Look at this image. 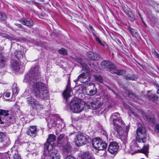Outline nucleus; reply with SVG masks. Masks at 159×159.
<instances>
[{"label":"nucleus","instance_id":"obj_18","mask_svg":"<svg viewBox=\"0 0 159 159\" xmlns=\"http://www.w3.org/2000/svg\"><path fill=\"white\" fill-rule=\"evenodd\" d=\"M20 22L23 25L30 27L34 25V22L32 20L29 18H22L20 20Z\"/></svg>","mask_w":159,"mask_h":159},{"label":"nucleus","instance_id":"obj_28","mask_svg":"<svg viewBox=\"0 0 159 159\" xmlns=\"http://www.w3.org/2000/svg\"><path fill=\"white\" fill-rule=\"evenodd\" d=\"M56 137L53 134H50L48 136V138L47 142L50 143H54L56 140Z\"/></svg>","mask_w":159,"mask_h":159},{"label":"nucleus","instance_id":"obj_39","mask_svg":"<svg viewBox=\"0 0 159 159\" xmlns=\"http://www.w3.org/2000/svg\"><path fill=\"white\" fill-rule=\"evenodd\" d=\"M5 134L2 132H0V142H2L5 138Z\"/></svg>","mask_w":159,"mask_h":159},{"label":"nucleus","instance_id":"obj_1","mask_svg":"<svg viewBox=\"0 0 159 159\" xmlns=\"http://www.w3.org/2000/svg\"><path fill=\"white\" fill-rule=\"evenodd\" d=\"M40 74L38 66L32 67L29 73L25 76L23 82L33 87L36 97L43 99H47L49 98V93L45 84L40 82H35V80L39 78Z\"/></svg>","mask_w":159,"mask_h":159},{"label":"nucleus","instance_id":"obj_44","mask_svg":"<svg viewBox=\"0 0 159 159\" xmlns=\"http://www.w3.org/2000/svg\"><path fill=\"white\" fill-rule=\"evenodd\" d=\"M155 130L159 133V124H157L155 127Z\"/></svg>","mask_w":159,"mask_h":159},{"label":"nucleus","instance_id":"obj_34","mask_svg":"<svg viewBox=\"0 0 159 159\" xmlns=\"http://www.w3.org/2000/svg\"><path fill=\"white\" fill-rule=\"evenodd\" d=\"M58 52L61 54L64 55H66L67 54V51L64 48H62L61 49L59 50Z\"/></svg>","mask_w":159,"mask_h":159},{"label":"nucleus","instance_id":"obj_56","mask_svg":"<svg viewBox=\"0 0 159 159\" xmlns=\"http://www.w3.org/2000/svg\"><path fill=\"white\" fill-rule=\"evenodd\" d=\"M22 47H21V48L20 50H21V49H22H22H23H23H22Z\"/></svg>","mask_w":159,"mask_h":159},{"label":"nucleus","instance_id":"obj_31","mask_svg":"<svg viewBox=\"0 0 159 159\" xmlns=\"http://www.w3.org/2000/svg\"><path fill=\"white\" fill-rule=\"evenodd\" d=\"M66 144L63 145L62 144V146H63V148L66 151V152H69L71 149V147L70 144L68 143L66 144V143H64Z\"/></svg>","mask_w":159,"mask_h":159},{"label":"nucleus","instance_id":"obj_2","mask_svg":"<svg viewBox=\"0 0 159 159\" xmlns=\"http://www.w3.org/2000/svg\"><path fill=\"white\" fill-rule=\"evenodd\" d=\"M84 60L78 57L75 58L76 61L80 64L83 70H85L86 73H83L80 75L75 80V82L79 81L81 83H85L90 80L91 76L89 74V69L88 66L84 63Z\"/></svg>","mask_w":159,"mask_h":159},{"label":"nucleus","instance_id":"obj_40","mask_svg":"<svg viewBox=\"0 0 159 159\" xmlns=\"http://www.w3.org/2000/svg\"><path fill=\"white\" fill-rule=\"evenodd\" d=\"M129 30L133 35H135V36L138 35V34L137 31L134 29L130 28H129Z\"/></svg>","mask_w":159,"mask_h":159},{"label":"nucleus","instance_id":"obj_30","mask_svg":"<svg viewBox=\"0 0 159 159\" xmlns=\"http://www.w3.org/2000/svg\"><path fill=\"white\" fill-rule=\"evenodd\" d=\"M127 14L128 16L129 19L131 21H134L135 19V17L133 13L130 11H128Z\"/></svg>","mask_w":159,"mask_h":159},{"label":"nucleus","instance_id":"obj_46","mask_svg":"<svg viewBox=\"0 0 159 159\" xmlns=\"http://www.w3.org/2000/svg\"><path fill=\"white\" fill-rule=\"evenodd\" d=\"M66 159H76V158L72 156H67Z\"/></svg>","mask_w":159,"mask_h":159},{"label":"nucleus","instance_id":"obj_24","mask_svg":"<svg viewBox=\"0 0 159 159\" xmlns=\"http://www.w3.org/2000/svg\"><path fill=\"white\" fill-rule=\"evenodd\" d=\"M80 159H93L88 152H83L79 154Z\"/></svg>","mask_w":159,"mask_h":159},{"label":"nucleus","instance_id":"obj_27","mask_svg":"<svg viewBox=\"0 0 159 159\" xmlns=\"http://www.w3.org/2000/svg\"><path fill=\"white\" fill-rule=\"evenodd\" d=\"M12 153L11 155L13 156L14 159H18L19 158H20L16 149L15 148H12Z\"/></svg>","mask_w":159,"mask_h":159},{"label":"nucleus","instance_id":"obj_42","mask_svg":"<svg viewBox=\"0 0 159 159\" xmlns=\"http://www.w3.org/2000/svg\"><path fill=\"white\" fill-rule=\"evenodd\" d=\"M130 125H127L126 126L125 128V132L126 134H127L128 132L129 131V129Z\"/></svg>","mask_w":159,"mask_h":159},{"label":"nucleus","instance_id":"obj_51","mask_svg":"<svg viewBox=\"0 0 159 159\" xmlns=\"http://www.w3.org/2000/svg\"><path fill=\"white\" fill-rule=\"evenodd\" d=\"M22 30H23L25 31V32H26L27 31V30L26 29H25V28L24 27H23L22 28H21Z\"/></svg>","mask_w":159,"mask_h":159},{"label":"nucleus","instance_id":"obj_48","mask_svg":"<svg viewBox=\"0 0 159 159\" xmlns=\"http://www.w3.org/2000/svg\"><path fill=\"white\" fill-rule=\"evenodd\" d=\"M4 95L5 97L8 98L10 97V94L9 92L6 93H4Z\"/></svg>","mask_w":159,"mask_h":159},{"label":"nucleus","instance_id":"obj_36","mask_svg":"<svg viewBox=\"0 0 159 159\" xmlns=\"http://www.w3.org/2000/svg\"><path fill=\"white\" fill-rule=\"evenodd\" d=\"M124 78L126 80H135L136 79V77L134 75H132L131 76L126 75L124 76Z\"/></svg>","mask_w":159,"mask_h":159},{"label":"nucleus","instance_id":"obj_23","mask_svg":"<svg viewBox=\"0 0 159 159\" xmlns=\"http://www.w3.org/2000/svg\"><path fill=\"white\" fill-rule=\"evenodd\" d=\"M61 156L58 152L55 150H52L50 155V159H60Z\"/></svg>","mask_w":159,"mask_h":159},{"label":"nucleus","instance_id":"obj_41","mask_svg":"<svg viewBox=\"0 0 159 159\" xmlns=\"http://www.w3.org/2000/svg\"><path fill=\"white\" fill-rule=\"evenodd\" d=\"M18 91L17 88L16 87H15L12 90L13 94L15 95V96L18 93Z\"/></svg>","mask_w":159,"mask_h":159},{"label":"nucleus","instance_id":"obj_35","mask_svg":"<svg viewBox=\"0 0 159 159\" xmlns=\"http://www.w3.org/2000/svg\"><path fill=\"white\" fill-rule=\"evenodd\" d=\"M125 92L126 93L128 94L129 97L131 98L132 99H134V98H136L134 94L131 93L129 91L127 90Z\"/></svg>","mask_w":159,"mask_h":159},{"label":"nucleus","instance_id":"obj_49","mask_svg":"<svg viewBox=\"0 0 159 159\" xmlns=\"http://www.w3.org/2000/svg\"><path fill=\"white\" fill-rule=\"evenodd\" d=\"M15 25L17 26L19 28H22L23 27V26H22L21 25L19 24H15Z\"/></svg>","mask_w":159,"mask_h":159},{"label":"nucleus","instance_id":"obj_55","mask_svg":"<svg viewBox=\"0 0 159 159\" xmlns=\"http://www.w3.org/2000/svg\"><path fill=\"white\" fill-rule=\"evenodd\" d=\"M18 159H21V158H18Z\"/></svg>","mask_w":159,"mask_h":159},{"label":"nucleus","instance_id":"obj_7","mask_svg":"<svg viewBox=\"0 0 159 159\" xmlns=\"http://www.w3.org/2000/svg\"><path fill=\"white\" fill-rule=\"evenodd\" d=\"M136 139L139 143H145L146 141L147 134L145 128L143 126L139 127L136 130Z\"/></svg>","mask_w":159,"mask_h":159},{"label":"nucleus","instance_id":"obj_26","mask_svg":"<svg viewBox=\"0 0 159 159\" xmlns=\"http://www.w3.org/2000/svg\"><path fill=\"white\" fill-rule=\"evenodd\" d=\"M54 144V143H48L47 142L44 144V148L46 149L48 151L51 150L53 149Z\"/></svg>","mask_w":159,"mask_h":159},{"label":"nucleus","instance_id":"obj_54","mask_svg":"<svg viewBox=\"0 0 159 159\" xmlns=\"http://www.w3.org/2000/svg\"><path fill=\"white\" fill-rule=\"evenodd\" d=\"M103 134L105 135H107V134L106 132H104Z\"/></svg>","mask_w":159,"mask_h":159},{"label":"nucleus","instance_id":"obj_17","mask_svg":"<svg viewBox=\"0 0 159 159\" xmlns=\"http://www.w3.org/2000/svg\"><path fill=\"white\" fill-rule=\"evenodd\" d=\"M38 132L36 126L32 125L27 130V134L31 136L34 137Z\"/></svg>","mask_w":159,"mask_h":159},{"label":"nucleus","instance_id":"obj_32","mask_svg":"<svg viewBox=\"0 0 159 159\" xmlns=\"http://www.w3.org/2000/svg\"><path fill=\"white\" fill-rule=\"evenodd\" d=\"M94 77L96 81L99 82L100 83H102L103 82V78L100 75H95Z\"/></svg>","mask_w":159,"mask_h":159},{"label":"nucleus","instance_id":"obj_43","mask_svg":"<svg viewBox=\"0 0 159 159\" xmlns=\"http://www.w3.org/2000/svg\"><path fill=\"white\" fill-rule=\"evenodd\" d=\"M152 52L156 56V57L159 59V54L155 50H153Z\"/></svg>","mask_w":159,"mask_h":159},{"label":"nucleus","instance_id":"obj_33","mask_svg":"<svg viewBox=\"0 0 159 159\" xmlns=\"http://www.w3.org/2000/svg\"><path fill=\"white\" fill-rule=\"evenodd\" d=\"M93 36L94 38L95 39V40H96V41L98 42L100 45L103 46H105V45L103 43H102L98 36L93 34Z\"/></svg>","mask_w":159,"mask_h":159},{"label":"nucleus","instance_id":"obj_53","mask_svg":"<svg viewBox=\"0 0 159 159\" xmlns=\"http://www.w3.org/2000/svg\"><path fill=\"white\" fill-rule=\"evenodd\" d=\"M89 28L91 30H93V27H92V26H91L90 25H89Z\"/></svg>","mask_w":159,"mask_h":159},{"label":"nucleus","instance_id":"obj_13","mask_svg":"<svg viewBox=\"0 0 159 159\" xmlns=\"http://www.w3.org/2000/svg\"><path fill=\"white\" fill-rule=\"evenodd\" d=\"M119 148L118 144L116 142H113L110 143L109 145L108 150L112 154H116Z\"/></svg>","mask_w":159,"mask_h":159},{"label":"nucleus","instance_id":"obj_16","mask_svg":"<svg viewBox=\"0 0 159 159\" xmlns=\"http://www.w3.org/2000/svg\"><path fill=\"white\" fill-rule=\"evenodd\" d=\"M25 54L24 50L18 49L15 51L14 53V55L18 60L20 61L23 59H25Z\"/></svg>","mask_w":159,"mask_h":159},{"label":"nucleus","instance_id":"obj_14","mask_svg":"<svg viewBox=\"0 0 159 159\" xmlns=\"http://www.w3.org/2000/svg\"><path fill=\"white\" fill-rule=\"evenodd\" d=\"M69 80H70L69 79L68 84L66 86V89L63 93V96L64 98L66 99V102L67 101L68 98L71 96V90L70 88V83L69 82Z\"/></svg>","mask_w":159,"mask_h":159},{"label":"nucleus","instance_id":"obj_20","mask_svg":"<svg viewBox=\"0 0 159 159\" xmlns=\"http://www.w3.org/2000/svg\"><path fill=\"white\" fill-rule=\"evenodd\" d=\"M88 57L91 60L97 61L99 60L100 57L98 54L91 52H89L87 53Z\"/></svg>","mask_w":159,"mask_h":159},{"label":"nucleus","instance_id":"obj_9","mask_svg":"<svg viewBox=\"0 0 159 159\" xmlns=\"http://www.w3.org/2000/svg\"><path fill=\"white\" fill-rule=\"evenodd\" d=\"M92 144L95 149L99 150H104L107 147V143H104L101 139L98 138L93 139Z\"/></svg>","mask_w":159,"mask_h":159},{"label":"nucleus","instance_id":"obj_21","mask_svg":"<svg viewBox=\"0 0 159 159\" xmlns=\"http://www.w3.org/2000/svg\"><path fill=\"white\" fill-rule=\"evenodd\" d=\"M67 137L65 136L64 134H60L57 139V141L58 143L62 145L64 143L67 142Z\"/></svg>","mask_w":159,"mask_h":159},{"label":"nucleus","instance_id":"obj_29","mask_svg":"<svg viewBox=\"0 0 159 159\" xmlns=\"http://www.w3.org/2000/svg\"><path fill=\"white\" fill-rule=\"evenodd\" d=\"M2 142L4 147H6L9 145L10 143V140L8 137H5V138Z\"/></svg>","mask_w":159,"mask_h":159},{"label":"nucleus","instance_id":"obj_37","mask_svg":"<svg viewBox=\"0 0 159 159\" xmlns=\"http://www.w3.org/2000/svg\"><path fill=\"white\" fill-rule=\"evenodd\" d=\"M6 19V16L4 13L0 12V20L2 21L5 20Z\"/></svg>","mask_w":159,"mask_h":159},{"label":"nucleus","instance_id":"obj_3","mask_svg":"<svg viewBox=\"0 0 159 159\" xmlns=\"http://www.w3.org/2000/svg\"><path fill=\"white\" fill-rule=\"evenodd\" d=\"M111 120L113 121L114 129L118 134H121L122 129L119 124L124 125V123L120 118L119 114L117 112L113 113L111 116Z\"/></svg>","mask_w":159,"mask_h":159},{"label":"nucleus","instance_id":"obj_19","mask_svg":"<svg viewBox=\"0 0 159 159\" xmlns=\"http://www.w3.org/2000/svg\"><path fill=\"white\" fill-rule=\"evenodd\" d=\"M9 111L8 110H5L3 109L0 110V117L4 121L6 120V122L7 121V119L8 118L7 117L9 115ZM10 119V118H8V119Z\"/></svg>","mask_w":159,"mask_h":159},{"label":"nucleus","instance_id":"obj_6","mask_svg":"<svg viewBox=\"0 0 159 159\" xmlns=\"http://www.w3.org/2000/svg\"><path fill=\"white\" fill-rule=\"evenodd\" d=\"M56 125L61 129L64 127V124L59 117L54 116L48 120V126L49 129L54 127Z\"/></svg>","mask_w":159,"mask_h":159},{"label":"nucleus","instance_id":"obj_47","mask_svg":"<svg viewBox=\"0 0 159 159\" xmlns=\"http://www.w3.org/2000/svg\"><path fill=\"white\" fill-rule=\"evenodd\" d=\"M5 122H6V120H5V121H4L3 120H2V118H0V124H3Z\"/></svg>","mask_w":159,"mask_h":159},{"label":"nucleus","instance_id":"obj_52","mask_svg":"<svg viewBox=\"0 0 159 159\" xmlns=\"http://www.w3.org/2000/svg\"><path fill=\"white\" fill-rule=\"evenodd\" d=\"M158 88H159L157 90V94H159V87L158 86L157 87V89H158Z\"/></svg>","mask_w":159,"mask_h":159},{"label":"nucleus","instance_id":"obj_22","mask_svg":"<svg viewBox=\"0 0 159 159\" xmlns=\"http://www.w3.org/2000/svg\"><path fill=\"white\" fill-rule=\"evenodd\" d=\"M101 102L99 101H94L91 103V105L88 106L89 108L92 109L96 110L98 109L101 105Z\"/></svg>","mask_w":159,"mask_h":159},{"label":"nucleus","instance_id":"obj_25","mask_svg":"<svg viewBox=\"0 0 159 159\" xmlns=\"http://www.w3.org/2000/svg\"><path fill=\"white\" fill-rule=\"evenodd\" d=\"M7 58L2 53L0 54V67H3L5 65Z\"/></svg>","mask_w":159,"mask_h":159},{"label":"nucleus","instance_id":"obj_50","mask_svg":"<svg viewBox=\"0 0 159 159\" xmlns=\"http://www.w3.org/2000/svg\"><path fill=\"white\" fill-rule=\"evenodd\" d=\"M139 16H140V19H141V20H142V21L143 23L144 24V25L146 27H147V25H146V24H145V22L143 21V19H142V17H141V16H140V15H139Z\"/></svg>","mask_w":159,"mask_h":159},{"label":"nucleus","instance_id":"obj_8","mask_svg":"<svg viewBox=\"0 0 159 159\" xmlns=\"http://www.w3.org/2000/svg\"><path fill=\"white\" fill-rule=\"evenodd\" d=\"M26 102L27 103L31 106L32 108L39 111L42 110L43 108V106L39 102L36 100L32 96H29L26 98Z\"/></svg>","mask_w":159,"mask_h":159},{"label":"nucleus","instance_id":"obj_45","mask_svg":"<svg viewBox=\"0 0 159 159\" xmlns=\"http://www.w3.org/2000/svg\"><path fill=\"white\" fill-rule=\"evenodd\" d=\"M154 100H156L158 98V96L156 94H154L151 97Z\"/></svg>","mask_w":159,"mask_h":159},{"label":"nucleus","instance_id":"obj_12","mask_svg":"<svg viewBox=\"0 0 159 159\" xmlns=\"http://www.w3.org/2000/svg\"><path fill=\"white\" fill-rule=\"evenodd\" d=\"M87 85L88 86H91L90 88L88 87H85L84 90L85 91L84 92L88 95L92 96L95 95L97 93V89L95 87V85L92 83H87Z\"/></svg>","mask_w":159,"mask_h":159},{"label":"nucleus","instance_id":"obj_5","mask_svg":"<svg viewBox=\"0 0 159 159\" xmlns=\"http://www.w3.org/2000/svg\"><path fill=\"white\" fill-rule=\"evenodd\" d=\"M129 152L133 154L137 152H141L145 154L147 156L148 153V145H144L142 149L139 150L138 149L139 146L136 140H133L129 145Z\"/></svg>","mask_w":159,"mask_h":159},{"label":"nucleus","instance_id":"obj_11","mask_svg":"<svg viewBox=\"0 0 159 159\" xmlns=\"http://www.w3.org/2000/svg\"><path fill=\"white\" fill-rule=\"evenodd\" d=\"M84 105L80 102H76L74 101L71 100L70 107L71 110L74 113H79L83 110Z\"/></svg>","mask_w":159,"mask_h":159},{"label":"nucleus","instance_id":"obj_15","mask_svg":"<svg viewBox=\"0 0 159 159\" xmlns=\"http://www.w3.org/2000/svg\"><path fill=\"white\" fill-rule=\"evenodd\" d=\"M20 63L18 61L11 58V60L10 66L12 70L16 71H18L20 69Z\"/></svg>","mask_w":159,"mask_h":159},{"label":"nucleus","instance_id":"obj_38","mask_svg":"<svg viewBox=\"0 0 159 159\" xmlns=\"http://www.w3.org/2000/svg\"><path fill=\"white\" fill-rule=\"evenodd\" d=\"M145 117L146 118L147 121L150 122L154 123L155 119L154 118H151L149 116H146Z\"/></svg>","mask_w":159,"mask_h":159},{"label":"nucleus","instance_id":"obj_4","mask_svg":"<svg viewBox=\"0 0 159 159\" xmlns=\"http://www.w3.org/2000/svg\"><path fill=\"white\" fill-rule=\"evenodd\" d=\"M101 65L104 68L111 69L110 72L111 73L116 74L119 75H122L125 73L124 70H118L116 69L114 64L109 61L103 60L101 62Z\"/></svg>","mask_w":159,"mask_h":159},{"label":"nucleus","instance_id":"obj_10","mask_svg":"<svg viewBox=\"0 0 159 159\" xmlns=\"http://www.w3.org/2000/svg\"><path fill=\"white\" fill-rule=\"evenodd\" d=\"M89 137L85 134L80 133L77 134L75 139L76 144L77 146L83 145L88 142Z\"/></svg>","mask_w":159,"mask_h":159}]
</instances>
